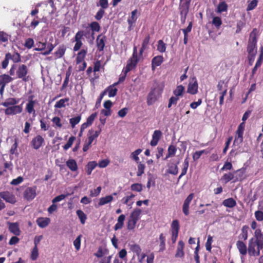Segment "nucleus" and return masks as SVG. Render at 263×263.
Here are the masks:
<instances>
[{
    "label": "nucleus",
    "mask_w": 263,
    "mask_h": 263,
    "mask_svg": "<svg viewBox=\"0 0 263 263\" xmlns=\"http://www.w3.org/2000/svg\"><path fill=\"white\" fill-rule=\"evenodd\" d=\"M263 249V234L259 229L254 232V236L251 238L248 243V253L250 256H257L260 255V251Z\"/></svg>",
    "instance_id": "obj_1"
},
{
    "label": "nucleus",
    "mask_w": 263,
    "mask_h": 263,
    "mask_svg": "<svg viewBox=\"0 0 263 263\" xmlns=\"http://www.w3.org/2000/svg\"><path fill=\"white\" fill-rule=\"evenodd\" d=\"M257 30L254 29L250 34L248 42L247 51L248 52V58L250 62L253 61L257 53Z\"/></svg>",
    "instance_id": "obj_2"
},
{
    "label": "nucleus",
    "mask_w": 263,
    "mask_h": 263,
    "mask_svg": "<svg viewBox=\"0 0 263 263\" xmlns=\"http://www.w3.org/2000/svg\"><path fill=\"white\" fill-rule=\"evenodd\" d=\"M251 114V111L248 110L243 114L242 120V122L241 123L238 127L236 132L235 138L233 142L235 145L239 146L243 141V135L245 128V121L248 119Z\"/></svg>",
    "instance_id": "obj_3"
},
{
    "label": "nucleus",
    "mask_w": 263,
    "mask_h": 263,
    "mask_svg": "<svg viewBox=\"0 0 263 263\" xmlns=\"http://www.w3.org/2000/svg\"><path fill=\"white\" fill-rule=\"evenodd\" d=\"M163 88V84H156L151 88L147 97V104L148 106L153 104L161 97Z\"/></svg>",
    "instance_id": "obj_4"
},
{
    "label": "nucleus",
    "mask_w": 263,
    "mask_h": 263,
    "mask_svg": "<svg viewBox=\"0 0 263 263\" xmlns=\"http://www.w3.org/2000/svg\"><path fill=\"white\" fill-rule=\"evenodd\" d=\"M141 210L139 209H135L131 212L127 222V229L129 231L134 230L136 224L140 218Z\"/></svg>",
    "instance_id": "obj_5"
},
{
    "label": "nucleus",
    "mask_w": 263,
    "mask_h": 263,
    "mask_svg": "<svg viewBox=\"0 0 263 263\" xmlns=\"http://www.w3.org/2000/svg\"><path fill=\"white\" fill-rule=\"evenodd\" d=\"M198 85L196 78H193L189 82L187 92L191 95H195L198 92Z\"/></svg>",
    "instance_id": "obj_6"
},
{
    "label": "nucleus",
    "mask_w": 263,
    "mask_h": 263,
    "mask_svg": "<svg viewBox=\"0 0 263 263\" xmlns=\"http://www.w3.org/2000/svg\"><path fill=\"white\" fill-rule=\"evenodd\" d=\"M16 72L18 78L22 79L24 81H27L26 75L28 73V69L25 65L22 64L20 65Z\"/></svg>",
    "instance_id": "obj_7"
},
{
    "label": "nucleus",
    "mask_w": 263,
    "mask_h": 263,
    "mask_svg": "<svg viewBox=\"0 0 263 263\" xmlns=\"http://www.w3.org/2000/svg\"><path fill=\"white\" fill-rule=\"evenodd\" d=\"M37 103L36 100H33V97H29V101L26 105V110L29 114H32L33 117L36 116L35 110L34 109V106L35 103Z\"/></svg>",
    "instance_id": "obj_8"
},
{
    "label": "nucleus",
    "mask_w": 263,
    "mask_h": 263,
    "mask_svg": "<svg viewBox=\"0 0 263 263\" xmlns=\"http://www.w3.org/2000/svg\"><path fill=\"white\" fill-rule=\"evenodd\" d=\"M36 187H29L26 189L24 192V196L28 200H31L36 196Z\"/></svg>",
    "instance_id": "obj_9"
},
{
    "label": "nucleus",
    "mask_w": 263,
    "mask_h": 263,
    "mask_svg": "<svg viewBox=\"0 0 263 263\" xmlns=\"http://www.w3.org/2000/svg\"><path fill=\"white\" fill-rule=\"evenodd\" d=\"M0 197L7 202L14 204L16 202V198L14 195L9 192L5 191L1 192Z\"/></svg>",
    "instance_id": "obj_10"
},
{
    "label": "nucleus",
    "mask_w": 263,
    "mask_h": 263,
    "mask_svg": "<svg viewBox=\"0 0 263 263\" xmlns=\"http://www.w3.org/2000/svg\"><path fill=\"white\" fill-rule=\"evenodd\" d=\"M7 108L5 110V113L7 115H14L21 113L23 108L22 105H15Z\"/></svg>",
    "instance_id": "obj_11"
},
{
    "label": "nucleus",
    "mask_w": 263,
    "mask_h": 263,
    "mask_svg": "<svg viewBox=\"0 0 263 263\" xmlns=\"http://www.w3.org/2000/svg\"><path fill=\"white\" fill-rule=\"evenodd\" d=\"M44 142V139L41 135H37L34 137L31 141V145L36 150L39 149Z\"/></svg>",
    "instance_id": "obj_12"
},
{
    "label": "nucleus",
    "mask_w": 263,
    "mask_h": 263,
    "mask_svg": "<svg viewBox=\"0 0 263 263\" xmlns=\"http://www.w3.org/2000/svg\"><path fill=\"white\" fill-rule=\"evenodd\" d=\"M138 61L139 59H134V58L132 57L127 61L126 67L124 69H123V70L125 71V73H128L129 71H130L131 70H132L136 67Z\"/></svg>",
    "instance_id": "obj_13"
},
{
    "label": "nucleus",
    "mask_w": 263,
    "mask_h": 263,
    "mask_svg": "<svg viewBox=\"0 0 263 263\" xmlns=\"http://www.w3.org/2000/svg\"><path fill=\"white\" fill-rule=\"evenodd\" d=\"M162 136V133L159 130H156L152 135V139L151 141V145L152 146H156Z\"/></svg>",
    "instance_id": "obj_14"
},
{
    "label": "nucleus",
    "mask_w": 263,
    "mask_h": 263,
    "mask_svg": "<svg viewBox=\"0 0 263 263\" xmlns=\"http://www.w3.org/2000/svg\"><path fill=\"white\" fill-rule=\"evenodd\" d=\"M184 242L182 240H180L178 242V246L175 254V257L177 258H182L184 257Z\"/></svg>",
    "instance_id": "obj_15"
},
{
    "label": "nucleus",
    "mask_w": 263,
    "mask_h": 263,
    "mask_svg": "<svg viewBox=\"0 0 263 263\" xmlns=\"http://www.w3.org/2000/svg\"><path fill=\"white\" fill-rule=\"evenodd\" d=\"M66 50V47L64 45H60L54 52L55 59L61 58L65 54Z\"/></svg>",
    "instance_id": "obj_16"
},
{
    "label": "nucleus",
    "mask_w": 263,
    "mask_h": 263,
    "mask_svg": "<svg viewBox=\"0 0 263 263\" xmlns=\"http://www.w3.org/2000/svg\"><path fill=\"white\" fill-rule=\"evenodd\" d=\"M163 61V58L162 55L155 57L152 60V69L154 70L155 68L160 66Z\"/></svg>",
    "instance_id": "obj_17"
},
{
    "label": "nucleus",
    "mask_w": 263,
    "mask_h": 263,
    "mask_svg": "<svg viewBox=\"0 0 263 263\" xmlns=\"http://www.w3.org/2000/svg\"><path fill=\"white\" fill-rule=\"evenodd\" d=\"M50 219L47 217H40L36 220V223L39 227L44 228L50 223Z\"/></svg>",
    "instance_id": "obj_18"
},
{
    "label": "nucleus",
    "mask_w": 263,
    "mask_h": 263,
    "mask_svg": "<svg viewBox=\"0 0 263 263\" xmlns=\"http://www.w3.org/2000/svg\"><path fill=\"white\" fill-rule=\"evenodd\" d=\"M128 247L130 251L136 253L138 256L140 255L141 249L139 245L134 242H130L128 244Z\"/></svg>",
    "instance_id": "obj_19"
},
{
    "label": "nucleus",
    "mask_w": 263,
    "mask_h": 263,
    "mask_svg": "<svg viewBox=\"0 0 263 263\" xmlns=\"http://www.w3.org/2000/svg\"><path fill=\"white\" fill-rule=\"evenodd\" d=\"M9 230L12 233L16 236L20 235V230L18 224L16 222L9 223Z\"/></svg>",
    "instance_id": "obj_20"
},
{
    "label": "nucleus",
    "mask_w": 263,
    "mask_h": 263,
    "mask_svg": "<svg viewBox=\"0 0 263 263\" xmlns=\"http://www.w3.org/2000/svg\"><path fill=\"white\" fill-rule=\"evenodd\" d=\"M236 247L240 254L245 255L247 253V248L246 244L242 241L238 240L236 242Z\"/></svg>",
    "instance_id": "obj_21"
},
{
    "label": "nucleus",
    "mask_w": 263,
    "mask_h": 263,
    "mask_svg": "<svg viewBox=\"0 0 263 263\" xmlns=\"http://www.w3.org/2000/svg\"><path fill=\"white\" fill-rule=\"evenodd\" d=\"M125 219V216L124 214H121L118 217L117 222L114 226L115 231L121 229L123 228Z\"/></svg>",
    "instance_id": "obj_22"
},
{
    "label": "nucleus",
    "mask_w": 263,
    "mask_h": 263,
    "mask_svg": "<svg viewBox=\"0 0 263 263\" xmlns=\"http://www.w3.org/2000/svg\"><path fill=\"white\" fill-rule=\"evenodd\" d=\"M106 38L105 36L99 35L97 38V46L99 51L103 50Z\"/></svg>",
    "instance_id": "obj_23"
},
{
    "label": "nucleus",
    "mask_w": 263,
    "mask_h": 263,
    "mask_svg": "<svg viewBox=\"0 0 263 263\" xmlns=\"http://www.w3.org/2000/svg\"><path fill=\"white\" fill-rule=\"evenodd\" d=\"M101 133V129L99 131H95L92 129L89 130L88 139L86 140L89 143H92L93 141L96 139Z\"/></svg>",
    "instance_id": "obj_24"
},
{
    "label": "nucleus",
    "mask_w": 263,
    "mask_h": 263,
    "mask_svg": "<svg viewBox=\"0 0 263 263\" xmlns=\"http://www.w3.org/2000/svg\"><path fill=\"white\" fill-rule=\"evenodd\" d=\"M114 200L112 195H107L103 197H101L99 199L98 205L99 206H102L106 204L110 203Z\"/></svg>",
    "instance_id": "obj_25"
},
{
    "label": "nucleus",
    "mask_w": 263,
    "mask_h": 263,
    "mask_svg": "<svg viewBox=\"0 0 263 263\" xmlns=\"http://www.w3.org/2000/svg\"><path fill=\"white\" fill-rule=\"evenodd\" d=\"M13 80V78L8 74L0 76V86H6V85Z\"/></svg>",
    "instance_id": "obj_26"
},
{
    "label": "nucleus",
    "mask_w": 263,
    "mask_h": 263,
    "mask_svg": "<svg viewBox=\"0 0 263 263\" xmlns=\"http://www.w3.org/2000/svg\"><path fill=\"white\" fill-rule=\"evenodd\" d=\"M135 197V195L131 194L130 195L124 197L122 201L124 204H126L130 209L132 208V205L134 203L133 198Z\"/></svg>",
    "instance_id": "obj_27"
},
{
    "label": "nucleus",
    "mask_w": 263,
    "mask_h": 263,
    "mask_svg": "<svg viewBox=\"0 0 263 263\" xmlns=\"http://www.w3.org/2000/svg\"><path fill=\"white\" fill-rule=\"evenodd\" d=\"M137 13V9L134 10L132 12L130 17L128 18L127 22L130 27L136 22L138 18Z\"/></svg>",
    "instance_id": "obj_28"
},
{
    "label": "nucleus",
    "mask_w": 263,
    "mask_h": 263,
    "mask_svg": "<svg viewBox=\"0 0 263 263\" xmlns=\"http://www.w3.org/2000/svg\"><path fill=\"white\" fill-rule=\"evenodd\" d=\"M87 51L84 49L81 50L77 54L76 58V63L77 64H80L84 62V60L86 57Z\"/></svg>",
    "instance_id": "obj_29"
},
{
    "label": "nucleus",
    "mask_w": 263,
    "mask_h": 263,
    "mask_svg": "<svg viewBox=\"0 0 263 263\" xmlns=\"http://www.w3.org/2000/svg\"><path fill=\"white\" fill-rule=\"evenodd\" d=\"M185 91L184 87L181 85H178L173 91V94L174 96L178 97V98L181 97L183 96Z\"/></svg>",
    "instance_id": "obj_30"
},
{
    "label": "nucleus",
    "mask_w": 263,
    "mask_h": 263,
    "mask_svg": "<svg viewBox=\"0 0 263 263\" xmlns=\"http://www.w3.org/2000/svg\"><path fill=\"white\" fill-rule=\"evenodd\" d=\"M222 204L226 207L232 208L236 206V202L232 198H230L223 200Z\"/></svg>",
    "instance_id": "obj_31"
},
{
    "label": "nucleus",
    "mask_w": 263,
    "mask_h": 263,
    "mask_svg": "<svg viewBox=\"0 0 263 263\" xmlns=\"http://www.w3.org/2000/svg\"><path fill=\"white\" fill-rule=\"evenodd\" d=\"M66 165L71 171H76L78 169V165L74 159H69L66 162Z\"/></svg>",
    "instance_id": "obj_32"
},
{
    "label": "nucleus",
    "mask_w": 263,
    "mask_h": 263,
    "mask_svg": "<svg viewBox=\"0 0 263 263\" xmlns=\"http://www.w3.org/2000/svg\"><path fill=\"white\" fill-rule=\"evenodd\" d=\"M69 101V99L68 98L60 99L59 101L56 102L54 105V107L57 108H61L64 107L66 106V103ZM68 105V104H67Z\"/></svg>",
    "instance_id": "obj_33"
},
{
    "label": "nucleus",
    "mask_w": 263,
    "mask_h": 263,
    "mask_svg": "<svg viewBox=\"0 0 263 263\" xmlns=\"http://www.w3.org/2000/svg\"><path fill=\"white\" fill-rule=\"evenodd\" d=\"M167 172L172 175H176L178 173L177 164L171 163L168 165Z\"/></svg>",
    "instance_id": "obj_34"
},
{
    "label": "nucleus",
    "mask_w": 263,
    "mask_h": 263,
    "mask_svg": "<svg viewBox=\"0 0 263 263\" xmlns=\"http://www.w3.org/2000/svg\"><path fill=\"white\" fill-rule=\"evenodd\" d=\"M98 165V163L96 161H92L89 162L86 165V172L88 175H90L92 171Z\"/></svg>",
    "instance_id": "obj_35"
},
{
    "label": "nucleus",
    "mask_w": 263,
    "mask_h": 263,
    "mask_svg": "<svg viewBox=\"0 0 263 263\" xmlns=\"http://www.w3.org/2000/svg\"><path fill=\"white\" fill-rule=\"evenodd\" d=\"M18 102V100L15 98H9L5 102H3L2 105L5 107H9L10 105L15 106Z\"/></svg>",
    "instance_id": "obj_36"
},
{
    "label": "nucleus",
    "mask_w": 263,
    "mask_h": 263,
    "mask_svg": "<svg viewBox=\"0 0 263 263\" xmlns=\"http://www.w3.org/2000/svg\"><path fill=\"white\" fill-rule=\"evenodd\" d=\"M179 230V224L177 220H173L171 224L172 233H178Z\"/></svg>",
    "instance_id": "obj_37"
},
{
    "label": "nucleus",
    "mask_w": 263,
    "mask_h": 263,
    "mask_svg": "<svg viewBox=\"0 0 263 263\" xmlns=\"http://www.w3.org/2000/svg\"><path fill=\"white\" fill-rule=\"evenodd\" d=\"M142 150L140 148H138L132 153L130 156V158L133 160H135L137 163L139 162V158L138 155L142 152Z\"/></svg>",
    "instance_id": "obj_38"
},
{
    "label": "nucleus",
    "mask_w": 263,
    "mask_h": 263,
    "mask_svg": "<svg viewBox=\"0 0 263 263\" xmlns=\"http://www.w3.org/2000/svg\"><path fill=\"white\" fill-rule=\"evenodd\" d=\"M76 213L77 216L80 219L81 223L83 224H84L87 219L86 214L81 210H77Z\"/></svg>",
    "instance_id": "obj_39"
},
{
    "label": "nucleus",
    "mask_w": 263,
    "mask_h": 263,
    "mask_svg": "<svg viewBox=\"0 0 263 263\" xmlns=\"http://www.w3.org/2000/svg\"><path fill=\"white\" fill-rule=\"evenodd\" d=\"M106 91H107L108 97L111 98L116 95L118 89L113 86H109L106 88Z\"/></svg>",
    "instance_id": "obj_40"
},
{
    "label": "nucleus",
    "mask_w": 263,
    "mask_h": 263,
    "mask_svg": "<svg viewBox=\"0 0 263 263\" xmlns=\"http://www.w3.org/2000/svg\"><path fill=\"white\" fill-rule=\"evenodd\" d=\"M52 122L56 127L61 128L63 126V123H62L61 119L58 117H54L52 119Z\"/></svg>",
    "instance_id": "obj_41"
},
{
    "label": "nucleus",
    "mask_w": 263,
    "mask_h": 263,
    "mask_svg": "<svg viewBox=\"0 0 263 263\" xmlns=\"http://www.w3.org/2000/svg\"><path fill=\"white\" fill-rule=\"evenodd\" d=\"M228 9V5L224 2H221L219 3L217 7V12L221 13L227 11Z\"/></svg>",
    "instance_id": "obj_42"
},
{
    "label": "nucleus",
    "mask_w": 263,
    "mask_h": 263,
    "mask_svg": "<svg viewBox=\"0 0 263 263\" xmlns=\"http://www.w3.org/2000/svg\"><path fill=\"white\" fill-rule=\"evenodd\" d=\"M258 2V0H252L251 1H248L247 10L251 11L253 10L257 6Z\"/></svg>",
    "instance_id": "obj_43"
},
{
    "label": "nucleus",
    "mask_w": 263,
    "mask_h": 263,
    "mask_svg": "<svg viewBox=\"0 0 263 263\" xmlns=\"http://www.w3.org/2000/svg\"><path fill=\"white\" fill-rule=\"evenodd\" d=\"M248 226H244L241 229V233L240 235V238L244 240H246L248 238Z\"/></svg>",
    "instance_id": "obj_44"
},
{
    "label": "nucleus",
    "mask_w": 263,
    "mask_h": 263,
    "mask_svg": "<svg viewBox=\"0 0 263 263\" xmlns=\"http://www.w3.org/2000/svg\"><path fill=\"white\" fill-rule=\"evenodd\" d=\"M81 117L78 116L70 119L69 123L71 124L72 128H74L75 126L78 124L81 121Z\"/></svg>",
    "instance_id": "obj_45"
},
{
    "label": "nucleus",
    "mask_w": 263,
    "mask_h": 263,
    "mask_svg": "<svg viewBox=\"0 0 263 263\" xmlns=\"http://www.w3.org/2000/svg\"><path fill=\"white\" fill-rule=\"evenodd\" d=\"M234 178V174L232 173H228L223 175L221 180L224 181L225 183H228Z\"/></svg>",
    "instance_id": "obj_46"
},
{
    "label": "nucleus",
    "mask_w": 263,
    "mask_h": 263,
    "mask_svg": "<svg viewBox=\"0 0 263 263\" xmlns=\"http://www.w3.org/2000/svg\"><path fill=\"white\" fill-rule=\"evenodd\" d=\"M176 151L177 149L174 145H170L168 148V155L166 157L165 159H167L170 157L174 156L175 155Z\"/></svg>",
    "instance_id": "obj_47"
},
{
    "label": "nucleus",
    "mask_w": 263,
    "mask_h": 263,
    "mask_svg": "<svg viewBox=\"0 0 263 263\" xmlns=\"http://www.w3.org/2000/svg\"><path fill=\"white\" fill-rule=\"evenodd\" d=\"M75 140L76 137L74 136L69 137L66 144L63 146L64 149L67 150L69 149L72 146Z\"/></svg>",
    "instance_id": "obj_48"
},
{
    "label": "nucleus",
    "mask_w": 263,
    "mask_h": 263,
    "mask_svg": "<svg viewBox=\"0 0 263 263\" xmlns=\"http://www.w3.org/2000/svg\"><path fill=\"white\" fill-rule=\"evenodd\" d=\"M212 24L217 28H219L222 24L221 18L218 16H214L213 18Z\"/></svg>",
    "instance_id": "obj_49"
},
{
    "label": "nucleus",
    "mask_w": 263,
    "mask_h": 263,
    "mask_svg": "<svg viewBox=\"0 0 263 263\" xmlns=\"http://www.w3.org/2000/svg\"><path fill=\"white\" fill-rule=\"evenodd\" d=\"M157 50L161 53L165 51L166 45L162 40H159L158 42Z\"/></svg>",
    "instance_id": "obj_50"
},
{
    "label": "nucleus",
    "mask_w": 263,
    "mask_h": 263,
    "mask_svg": "<svg viewBox=\"0 0 263 263\" xmlns=\"http://www.w3.org/2000/svg\"><path fill=\"white\" fill-rule=\"evenodd\" d=\"M82 235H79L76 239L73 241V245L77 251H79L80 249L81 243Z\"/></svg>",
    "instance_id": "obj_51"
},
{
    "label": "nucleus",
    "mask_w": 263,
    "mask_h": 263,
    "mask_svg": "<svg viewBox=\"0 0 263 263\" xmlns=\"http://www.w3.org/2000/svg\"><path fill=\"white\" fill-rule=\"evenodd\" d=\"M90 28L92 31V35L93 34V32H99L100 29V26L98 23L96 22H92L90 25Z\"/></svg>",
    "instance_id": "obj_52"
},
{
    "label": "nucleus",
    "mask_w": 263,
    "mask_h": 263,
    "mask_svg": "<svg viewBox=\"0 0 263 263\" xmlns=\"http://www.w3.org/2000/svg\"><path fill=\"white\" fill-rule=\"evenodd\" d=\"M138 165V171L137 172V175L138 176H141L144 172L145 165L142 164L141 162H139Z\"/></svg>",
    "instance_id": "obj_53"
},
{
    "label": "nucleus",
    "mask_w": 263,
    "mask_h": 263,
    "mask_svg": "<svg viewBox=\"0 0 263 263\" xmlns=\"http://www.w3.org/2000/svg\"><path fill=\"white\" fill-rule=\"evenodd\" d=\"M213 242V237L211 235H209L208 237L207 241L205 243V248L207 251L211 252L212 249V243Z\"/></svg>",
    "instance_id": "obj_54"
},
{
    "label": "nucleus",
    "mask_w": 263,
    "mask_h": 263,
    "mask_svg": "<svg viewBox=\"0 0 263 263\" xmlns=\"http://www.w3.org/2000/svg\"><path fill=\"white\" fill-rule=\"evenodd\" d=\"M179 99V98L176 97V96L171 97L169 99L168 107L171 108L172 105H176Z\"/></svg>",
    "instance_id": "obj_55"
},
{
    "label": "nucleus",
    "mask_w": 263,
    "mask_h": 263,
    "mask_svg": "<svg viewBox=\"0 0 263 263\" xmlns=\"http://www.w3.org/2000/svg\"><path fill=\"white\" fill-rule=\"evenodd\" d=\"M36 45L37 46V47L34 48V50L35 51H42L44 49H45L46 47V43L41 42H37L36 43Z\"/></svg>",
    "instance_id": "obj_56"
},
{
    "label": "nucleus",
    "mask_w": 263,
    "mask_h": 263,
    "mask_svg": "<svg viewBox=\"0 0 263 263\" xmlns=\"http://www.w3.org/2000/svg\"><path fill=\"white\" fill-rule=\"evenodd\" d=\"M34 41L31 38H28L26 40L24 46L28 49H31L34 45Z\"/></svg>",
    "instance_id": "obj_57"
},
{
    "label": "nucleus",
    "mask_w": 263,
    "mask_h": 263,
    "mask_svg": "<svg viewBox=\"0 0 263 263\" xmlns=\"http://www.w3.org/2000/svg\"><path fill=\"white\" fill-rule=\"evenodd\" d=\"M101 190V187L98 186L96 189L91 190L90 191V196L92 197H97L100 194Z\"/></svg>",
    "instance_id": "obj_58"
},
{
    "label": "nucleus",
    "mask_w": 263,
    "mask_h": 263,
    "mask_svg": "<svg viewBox=\"0 0 263 263\" xmlns=\"http://www.w3.org/2000/svg\"><path fill=\"white\" fill-rule=\"evenodd\" d=\"M10 60H12L14 62H18L21 60L20 55L18 53H14L11 54L9 53Z\"/></svg>",
    "instance_id": "obj_59"
},
{
    "label": "nucleus",
    "mask_w": 263,
    "mask_h": 263,
    "mask_svg": "<svg viewBox=\"0 0 263 263\" xmlns=\"http://www.w3.org/2000/svg\"><path fill=\"white\" fill-rule=\"evenodd\" d=\"M109 162L108 159L102 160L99 162L98 165L100 168H105L109 164Z\"/></svg>",
    "instance_id": "obj_60"
},
{
    "label": "nucleus",
    "mask_w": 263,
    "mask_h": 263,
    "mask_svg": "<svg viewBox=\"0 0 263 263\" xmlns=\"http://www.w3.org/2000/svg\"><path fill=\"white\" fill-rule=\"evenodd\" d=\"M39 255L37 247L34 246L31 254V258L33 260H35L37 259Z\"/></svg>",
    "instance_id": "obj_61"
},
{
    "label": "nucleus",
    "mask_w": 263,
    "mask_h": 263,
    "mask_svg": "<svg viewBox=\"0 0 263 263\" xmlns=\"http://www.w3.org/2000/svg\"><path fill=\"white\" fill-rule=\"evenodd\" d=\"M131 190L139 192L142 190V186L140 183H135L131 185Z\"/></svg>",
    "instance_id": "obj_62"
},
{
    "label": "nucleus",
    "mask_w": 263,
    "mask_h": 263,
    "mask_svg": "<svg viewBox=\"0 0 263 263\" xmlns=\"http://www.w3.org/2000/svg\"><path fill=\"white\" fill-rule=\"evenodd\" d=\"M127 254V252L126 250L124 249H122V250H121L119 251V252L118 253L119 258L126 260H127V259H126Z\"/></svg>",
    "instance_id": "obj_63"
},
{
    "label": "nucleus",
    "mask_w": 263,
    "mask_h": 263,
    "mask_svg": "<svg viewBox=\"0 0 263 263\" xmlns=\"http://www.w3.org/2000/svg\"><path fill=\"white\" fill-rule=\"evenodd\" d=\"M255 216L257 220H263V212L261 211H257L255 212Z\"/></svg>",
    "instance_id": "obj_64"
}]
</instances>
